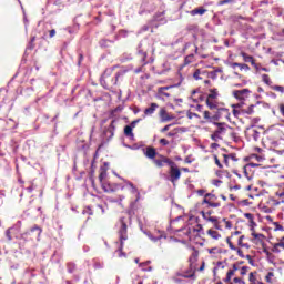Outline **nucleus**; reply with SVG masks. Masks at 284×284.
<instances>
[{
    "label": "nucleus",
    "mask_w": 284,
    "mask_h": 284,
    "mask_svg": "<svg viewBox=\"0 0 284 284\" xmlns=\"http://www.w3.org/2000/svg\"><path fill=\"white\" fill-rule=\"evenodd\" d=\"M67 270L69 274H73V272L77 271V264L75 263H67Z\"/></svg>",
    "instance_id": "obj_35"
},
{
    "label": "nucleus",
    "mask_w": 284,
    "mask_h": 284,
    "mask_svg": "<svg viewBox=\"0 0 284 284\" xmlns=\"http://www.w3.org/2000/svg\"><path fill=\"white\" fill-rule=\"evenodd\" d=\"M251 159H255L257 162L264 161V158L262 155H257V154L251 155Z\"/></svg>",
    "instance_id": "obj_52"
},
{
    "label": "nucleus",
    "mask_w": 284,
    "mask_h": 284,
    "mask_svg": "<svg viewBox=\"0 0 284 284\" xmlns=\"http://www.w3.org/2000/svg\"><path fill=\"white\" fill-rule=\"evenodd\" d=\"M214 124L216 125V129H215V136H221V134L226 133L227 128H226L225 122H216V121H215Z\"/></svg>",
    "instance_id": "obj_18"
},
{
    "label": "nucleus",
    "mask_w": 284,
    "mask_h": 284,
    "mask_svg": "<svg viewBox=\"0 0 284 284\" xmlns=\"http://www.w3.org/2000/svg\"><path fill=\"white\" fill-rule=\"evenodd\" d=\"M221 113L215 112L214 115H212V113L210 111H204L203 112V118L205 120V122L207 123H214V122H219L221 119Z\"/></svg>",
    "instance_id": "obj_12"
},
{
    "label": "nucleus",
    "mask_w": 284,
    "mask_h": 284,
    "mask_svg": "<svg viewBox=\"0 0 284 284\" xmlns=\"http://www.w3.org/2000/svg\"><path fill=\"white\" fill-rule=\"evenodd\" d=\"M193 78H194L195 80H200V79H201V70H196V71L194 72V74H193Z\"/></svg>",
    "instance_id": "obj_56"
},
{
    "label": "nucleus",
    "mask_w": 284,
    "mask_h": 284,
    "mask_svg": "<svg viewBox=\"0 0 284 284\" xmlns=\"http://www.w3.org/2000/svg\"><path fill=\"white\" fill-rule=\"evenodd\" d=\"M205 104L209 110H215L219 114H224L225 116L230 115V111L223 106V103L220 102V91L219 89H209V94L205 98Z\"/></svg>",
    "instance_id": "obj_1"
},
{
    "label": "nucleus",
    "mask_w": 284,
    "mask_h": 284,
    "mask_svg": "<svg viewBox=\"0 0 284 284\" xmlns=\"http://www.w3.org/2000/svg\"><path fill=\"white\" fill-rule=\"evenodd\" d=\"M219 268L224 270V268H225V264H224L223 262H216V266H215L214 270H213L214 275H216V271H217Z\"/></svg>",
    "instance_id": "obj_37"
},
{
    "label": "nucleus",
    "mask_w": 284,
    "mask_h": 284,
    "mask_svg": "<svg viewBox=\"0 0 284 284\" xmlns=\"http://www.w3.org/2000/svg\"><path fill=\"white\" fill-rule=\"evenodd\" d=\"M203 230V227L201 226V225H196V227H189V229H186V233H189V234H192V232L193 233H199V232H201Z\"/></svg>",
    "instance_id": "obj_36"
},
{
    "label": "nucleus",
    "mask_w": 284,
    "mask_h": 284,
    "mask_svg": "<svg viewBox=\"0 0 284 284\" xmlns=\"http://www.w3.org/2000/svg\"><path fill=\"white\" fill-rule=\"evenodd\" d=\"M201 215L203 216L204 221L212 223L216 230H221L220 221L216 216L210 215V213L206 211H201Z\"/></svg>",
    "instance_id": "obj_11"
},
{
    "label": "nucleus",
    "mask_w": 284,
    "mask_h": 284,
    "mask_svg": "<svg viewBox=\"0 0 284 284\" xmlns=\"http://www.w3.org/2000/svg\"><path fill=\"white\" fill-rule=\"evenodd\" d=\"M156 109H159V104L158 103H151V106H148L144 110V118L153 115Z\"/></svg>",
    "instance_id": "obj_20"
},
{
    "label": "nucleus",
    "mask_w": 284,
    "mask_h": 284,
    "mask_svg": "<svg viewBox=\"0 0 284 284\" xmlns=\"http://www.w3.org/2000/svg\"><path fill=\"white\" fill-rule=\"evenodd\" d=\"M233 108H234L233 114L235 116H239L241 113H243L242 110H236V108H241V104H234Z\"/></svg>",
    "instance_id": "obj_43"
},
{
    "label": "nucleus",
    "mask_w": 284,
    "mask_h": 284,
    "mask_svg": "<svg viewBox=\"0 0 284 284\" xmlns=\"http://www.w3.org/2000/svg\"><path fill=\"white\" fill-rule=\"evenodd\" d=\"M129 71L130 68L122 67L120 71L116 72L115 80L114 78H111V74L104 72L101 79V84L105 88V90H111V88L116 85L120 80L122 81L124 79Z\"/></svg>",
    "instance_id": "obj_2"
},
{
    "label": "nucleus",
    "mask_w": 284,
    "mask_h": 284,
    "mask_svg": "<svg viewBox=\"0 0 284 284\" xmlns=\"http://www.w3.org/2000/svg\"><path fill=\"white\" fill-rule=\"evenodd\" d=\"M275 154L278 156H284V150H275Z\"/></svg>",
    "instance_id": "obj_62"
},
{
    "label": "nucleus",
    "mask_w": 284,
    "mask_h": 284,
    "mask_svg": "<svg viewBox=\"0 0 284 284\" xmlns=\"http://www.w3.org/2000/svg\"><path fill=\"white\" fill-rule=\"evenodd\" d=\"M273 277H274V273L268 272V274L265 277V282L268 283V284H273Z\"/></svg>",
    "instance_id": "obj_39"
},
{
    "label": "nucleus",
    "mask_w": 284,
    "mask_h": 284,
    "mask_svg": "<svg viewBox=\"0 0 284 284\" xmlns=\"http://www.w3.org/2000/svg\"><path fill=\"white\" fill-rule=\"evenodd\" d=\"M231 68L234 69V70H235L236 68H239L241 71H250V70H251V68H250L248 64H245V63H236V62L231 63Z\"/></svg>",
    "instance_id": "obj_23"
},
{
    "label": "nucleus",
    "mask_w": 284,
    "mask_h": 284,
    "mask_svg": "<svg viewBox=\"0 0 284 284\" xmlns=\"http://www.w3.org/2000/svg\"><path fill=\"white\" fill-rule=\"evenodd\" d=\"M256 274H257L256 272H251V273L248 274V282H250V283L256 282V277H255Z\"/></svg>",
    "instance_id": "obj_44"
},
{
    "label": "nucleus",
    "mask_w": 284,
    "mask_h": 284,
    "mask_svg": "<svg viewBox=\"0 0 284 284\" xmlns=\"http://www.w3.org/2000/svg\"><path fill=\"white\" fill-rule=\"evenodd\" d=\"M251 93V90L250 89H242V90H234L233 91V95L235 99L237 100H241V101H244L248 98Z\"/></svg>",
    "instance_id": "obj_14"
},
{
    "label": "nucleus",
    "mask_w": 284,
    "mask_h": 284,
    "mask_svg": "<svg viewBox=\"0 0 284 284\" xmlns=\"http://www.w3.org/2000/svg\"><path fill=\"white\" fill-rule=\"evenodd\" d=\"M211 139L213 141H219L221 139V135H215V132L211 135Z\"/></svg>",
    "instance_id": "obj_61"
},
{
    "label": "nucleus",
    "mask_w": 284,
    "mask_h": 284,
    "mask_svg": "<svg viewBox=\"0 0 284 284\" xmlns=\"http://www.w3.org/2000/svg\"><path fill=\"white\" fill-rule=\"evenodd\" d=\"M244 216L248 219L250 223L255 225L253 213H245Z\"/></svg>",
    "instance_id": "obj_47"
},
{
    "label": "nucleus",
    "mask_w": 284,
    "mask_h": 284,
    "mask_svg": "<svg viewBox=\"0 0 284 284\" xmlns=\"http://www.w3.org/2000/svg\"><path fill=\"white\" fill-rule=\"evenodd\" d=\"M171 161L172 159L162 154H158V159H154L153 163L156 165V168H163L165 164L170 165Z\"/></svg>",
    "instance_id": "obj_13"
},
{
    "label": "nucleus",
    "mask_w": 284,
    "mask_h": 284,
    "mask_svg": "<svg viewBox=\"0 0 284 284\" xmlns=\"http://www.w3.org/2000/svg\"><path fill=\"white\" fill-rule=\"evenodd\" d=\"M235 0H222L217 2L219 7L227 6V3H234Z\"/></svg>",
    "instance_id": "obj_46"
},
{
    "label": "nucleus",
    "mask_w": 284,
    "mask_h": 284,
    "mask_svg": "<svg viewBox=\"0 0 284 284\" xmlns=\"http://www.w3.org/2000/svg\"><path fill=\"white\" fill-rule=\"evenodd\" d=\"M244 240H245V235H240L237 239V246L240 248H250L251 247L250 244L245 243Z\"/></svg>",
    "instance_id": "obj_30"
},
{
    "label": "nucleus",
    "mask_w": 284,
    "mask_h": 284,
    "mask_svg": "<svg viewBox=\"0 0 284 284\" xmlns=\"http://www.w3.org/2000/svg\"><path fill=\"white\" fill-rule=\"evenodd\" d=\"M124 135L126 138H134L132 126H130V125L124 126Z\"/></svg>",
    "instance_id": "obj_33"
},
{
    "label": "nucleus",
    "mask_w": 284,
    "mask_h": 284,
    "mask_svg": "<svg viewBox=\"0 0 284 284\" xmlns=\"http://www.w3.org/2000/svg\"><path fill=\"white\" fill-rule=\"evenodd\" d=\"M251 236L253 237L251 241L255 245L264 246L266 236L262 233H256L254 227H252Z\"/></svg>",
    "instance_id": "obj_10"
},
{
    "label": "nucleus",
    "mask_w": 284,
    "mask_h": 284,
    "mask_svg": "<svg viewBox=\"0 0 284 284\" xmlns=\"http://www.w3.org/2000/svg\"><path fill=\"white\" fill-rule=\"evenodd\" d=\"M159 114L163 122H169V121H172V119H174L173 116L169 115L166 109H161Z\"/></svg>",
    "instance_id": "obj_28"
},
{
    "label": "nucleus",
    "mask_w": 284,
    "mask_h": 284,
    "mask_svg": "<svg viewBox=\"0 0 284 284\" xmlns=\"http://www.w3.org/2000/svg\"><path fill=\"white\" fill-rule=\"evenodd\" d=\"M108 176V170L104 166H101L100 174H99V182L101 183L105 193H112L116 191H124L125 186L119 184H109L108 182H103L104 179Z\"/></svg>",
    "instance_id": "obj_4"
},
{
    "label": "nucleus",
    "mask_w": 284,
    "mask_h": 284,
    "mask_svg": "<svg viewBox=\"0 0 284 284\" xmlns=\"http://www.w3.org/2000/svg\"><path fill=\"white\" fill-rule=\"evenodd\" d=\"M109 131H110L111 134H114V132H115V120L111 121V124L109 126Z\"/></svg>",
    "instance_id": "obj_48"
},
{
    "label": "nucleus",
    "mask_w": 284,
    "mask_h": 284,
    "mask_svg": "<svg viewBox=\"0 0 284 284\" xmlns=\"http://www.w3.org/2000/svg\"><path fill=\"white\" fill-rule=\"evenodd\" d=\"M254 108H255V105L251 104V105L247 106V109H243L242 113L247 114V115H252V114H254Z\"/></svg>",
    "instance_id": "obj_34"
},
{
    "label": "nucleus",
    "mask_w": 284,
    "mask_h": 284,
    "mask_svg": "<svg viewBox=\"0 0 284 284\" xmlns=\"http://www.w3.org/2000/svg\"><path fill=\"white\" fill-rule=\"evenodd\" d=\"M37 231L39 232L38 236L40 237L41 234L43 233V229L38 226V225H34V226L31 227V232H37Z\"/></svg>",
    "instance_id": "obj_40"
},
{
    "label": "nucleus",
    "mask_w": 284,
    "mask_h": 284,
    "mask_svg": "<svg viewBox=\"0 0 284 284\" xmlns=\"http://www.w3.org/2000/svg\"><path fill=\"white\" fill-rule=\"evenodd\" d=\"M159 144L162 146H168L171 144V142L168 139H160Z\"/></svg>",
    "instance_id": "obj_45"
},
{
    "label": "nucleus",
    "mask_w": 284,
    "mask_h": 284,
    "mask_svg": "<svg viewBox=\"0 0 284 284\" xmlns=\"http://www.w3.org/2000/svg\"><path fill=\"white\" fill-rule=\"evenodd\" d=\"M262 82L264 84L268 85L270 88L273 87V81H272L270 74H266V73L262 74Z\"/></svg>",
    "instance_id": "obj_31"
},
{
    "label": "nucleus",
    "mask_w": 284,
    "mask_h": 284,
    "mask_svg": "<svg viewBox=\"0 0 284 284\" xmlns=\"http://www.w3.org/2000/svg\"><path fill=\"white\" fill-rule=\"evenodd\" d=\"M244 62L251 63L252 65L255 64V59L252 55H247V52L242 51L240 54Z\"/></svg>",
    "instance_id": "obj_26"
},
{
    "label": "nucleus",
    "mask_w": 284,
    "mask_h": 284,
    "mask_svg": "<svg viewBox=\"0 0 284 284\" xmlns=\"http://www.w3.org/2000/svg\"><path fill=\"white\" fill-rule=\"evenodd\" d=\"M274 231L284 232V226L280 224V222H273Z\"/></svg>",
    "instance_id": "obj_42"
},
{
    "label": "nucleus",
    "mask_w": 284,
    "mask_h": 284,
    "mask_svg": "<svg viewBox=\"0 0 284 284\" xmlns=\"http://www.w3.org/2000/svg\"><path fill=\"white\" fill-rule=\"evenodd\" d=\"M202 205H207L209 207H220L221 202L217 201L216 195H214L212 193H207L203 197Z\"/></svg>",
    "instance_id": "obj_7"
},
{
    "label": "nucleus",
    "mask_w": 284,
    "mask_h": 284,
    "mask_svg": "<svg viewBox=\"0 0 284 284\" xmlns=\"http://www.w3.org/2000/svg\"><path fill=\"white\" fill-rule=\"evenodd\" d=\"M6 236L8 241H12L11 229H7Z\"/></svg>",
    "instance_id": "obj_57"
},
{
    "label": "nucleus",
    "mask_w": 284,
    "mask_h": 284,
    "mask_svg": "<svg viewBox=\"0 0 284 284\" xmlns=\"http://www.w3.org/2000/svg\"><path fill=\"white\" fill-rule=\"evenodd\" d=\"M83 60H84L83 53L80 52V53H79V57H78V65H81L82 62H83Z\"/></svg>",
    "instance_id": "obj_55"
},
{
    "label": "nucleus",
    "mask_w": 284,
    "mask_h": 284,
    "mask_svg": "<svg viewBox=\"0 0 284 284\" xmlns=\"http://www.w3.org/2000/svg\"><path fill=\"white\" fill-rule=\"evenodd\" d=\"M221 160H223L222 154L220 156L216 154L213 155V161L219 170H223L225 164L224 162H221Z\"/></svg>",
    "instance_id": "obj_24"
},
{
    "label": "nucleus",
    "mask_w": 284,
    "mask_h": 284,
    "mask_svg": "<svg viewBox=\"0 0 284 284\" xmlns=\"http://www.w3.org/2000/svg\"><path fill=\"white\" fill-rule=\"evenodd\" d=\"M240 235H241V232L240 231H235L234 233L231 234V236L226 237V243L229 245V248L233 250V252H236V254L240 256V258H245L243 250H241L240 247L235 246V244L232 241V239H234L235 236H240Z\"/></svg>",
    "instance_id": "obj_5"
},
{
    "label": "nucleus",
    "mask_w": 284,
    "mask_h": 284,
    "mask_svg": "<svg viewBox=\"0 0 284 284\" xmlns=\"http://www.w3.org/2000/svg\"><path fill=\"white\" fill-rule=\"evenodd\" d=\"M169 165H170V171H169L170 182L172 184H175L181 179V170L179 169L178 164L173 162V160H171V163Z\"/></svg>",
    "instance_id": "obj_6"
},
{
    "label": "nucleus",
    "mask_w": 284,
    "mask_h": 284,
    "mask_svg": "<svg viewBox=\"0 0 284 284\" xmlns=\"http://www.w3.org/2000/svg\"><path fill=\"white\" fill-rule=\"evenodd\" d=\"M206 12H207V9H204V7H199V8L194 9V10H191L190 14L192 17L204 16Z\"/></svg>",
    "instance_id": "obj_25"
},
{
    "label": "nucleus",
    "mask_w": 284,
    "mask_h": 284,
    "mask_svg": "<svg viewBox=\"0 0 284 284\" xmlns=\"http://www.w3.org/2000/svg\"><path fill=\"white\" fill-rule=\"evenodd\" d=\"M133 214V211H129L130 217H120L119 220V229H118V235L120 241V247L118 251L122 254V250L124 246V241L128 240V224L131 222V215Z\"/></svg>",
    "instance_id": "obj_3"
},
{
    "label": "nucleus",
    "mask_w": 284,
    "mask_h": 284,
    "mask_svg": "<svg viewBox=\"0 0 284 284\" xmlns=\"http://www.w3.org/2000/svg\"><path fill=\"white\" fill-rule=\"evenodd\" d=\"M253 67L256 71H260L262 69L261 64L256 63V60H254Z\"/></svg>",
    "instance_id": "obj_60"
},
{
    "label": "nucleus",
    "mask_w": 284,
    "mask_h": 284,
    "mask_svg": "<svg viewBox=\"0 0 284 284\" xmlns=\"http://www.w3.org/2000/svg\"><path fill=\"white\" fill-rule=\"evenodd\" d=\"M207 95H204L203 93H201V91L197 90H193L191 93V99L194 102H202V101H206Z\"/></svg>",
    "instance_id": "obj_17"
},
{
    "label": "nucleus",
    "mask_w": 284,
    "mask_h": 284,
    "mask_svg": "<svg viewBox=\"0 0 284 284\" xmlns=\"http://www.w3.org/2000/svg\"><path fill=\"white\" fill-rule=\"evenodd\" d=\"M273 206H278L284 203V184L275 191V196L270 200Z\"/></svg>",
    "instance_id": "obj_8"
},
{
    "label": "nucleus",
    "mask_w": 284,
    "mask_h": 284,
    "mask_svg": "<svg viewBox=\"0 0 284 284\" xmlns=\"http://www.w3.org/2000/svg\"><path fill=\"white\" fill-rule=\"evenodd\" d=\"M144 155L146 156V159L152 160L154 162V160H156V155H159L158 151L153 146H148L144 151Z\"/></svg>",
    "instance_id": "obj_16"
},
{
    "label": "nucleus",
    "mask_w": 284,
    "mask_h": 284,
    "mask_svg": "<svg viewBox=\"0 0 284 284\" xmlns=\"http://www.w3.org/2000/svg\"><path fill=\"white\" fill-rule=\"evenodd\" d=\"M93 168H94V164H91V178H90V180H91V185H92L93 187H95L97 185H95V181H94V179H93V175H94V173H95V170H93Z\"/></svg>",
    "instance_id": "obj_41"
},
{
    "label": "nucleus",
    "mask_w": 284,
    "mask_h": 284,
    "mask_svg": "<svg viewBox=\"0 0 284 284\" xmlns=\"http://www.w3.org/2000/svg\"><path fill=\"white\" fill-rule=\"evenodd\" d=\"M281 248L284 250V236H282V239H281L280 242H277V243L274 244V246H273V248H272V252H273V253H281V252H282Z\"/></svg>",
    "instance_id": "obj_22"
},
{
    "label": "nucleus",
    "mask_w": 284,
    "mask_h": 284,
    "mask_svg": "<svg viewBox=\"0 0 284 284\" xmlns=\"http://www.w3.org/2000/svg\"><path fill=\"white\" fill-rule=\"evenodd\" d=\"M138 54L140 57L141 62L143 63V65L148 64V62H146V60H148V52L142 49V44L141 43L139 44V48H138Z\"/></svg>",
    "instance_id": "obj_19"
},
{
    "label": "nucleus",
    "mask_w": 284,
    "mask_h": 284,
    "mask_svg": "<svg viewBox=\"0 0 284 284\" xmlns=\"http://www.w3.org/2000/svg\"><path fill=\"white\" fill-rule=\"evenodd\" d=\"M200 252L196 250H193L192 254L190 255V264H194L195 262H197Z\"/></svg>",
    "instance_id": "obj_32"
},
{
    "label": "nucleus",
    "mask_w": 284,
    "mask_h": 284,
    "mask_svg": "<svg viewBox=\"0 0 284 284\" xmlns=\"http://www.w3.org/2000/svg\"><path fill=\"white\" fill-rule=\"evenodd\" d=\"M171 128H172L171 124L165 125L164 128L161 129V132H162V133H165V132H168Z\"/></svg>",
    "instance_id": "obj_58"
},
{
    "label": "nucleus",
    "mask_w": 284,
    "mask_h": 284,
    "mask_svg": "<svg viewBox=\"0 0 284 284\" xmlns=\"http://www.w3.org/2000/svg\"><path fill=\"white\" fill-rule=\"evenodd\" d=\"M207 236L214 241H217L221 239V233H219L217 231H214V229H209V231L206 232Z\"/></svg>",
    "instance_id": "obj_27"
},
{
    "label": "nucleus",
    "mask_w": 284,
    "mask_h": 284,
    "mask_svg": "<svg viewBox=\"0 0 284 284\" xmlns=\"http://www.w3.org/2000/svg\"><path fill=\"white\" fill-rule=\"evenodd\" d=\"M189 119H193V118H197L201 119V116L199 115V113H194V112H189L187 113Z\"/></svg>",
    "instance_id": "obj_54"
},
{
    "label": "nucleus",
    "mask_w": 284,
    "mask_h": 284,
    "mask_svg": "<svg viewBox=\"0 0 284 284\" xmlns=\"http://www.w3.org/2000/svg\"><path fill=\"white\" fill-rule=\"evenodd\" d=\"M222 162L226 168H233V165L240 161L237 154L235 152H231L230 154H222Z\"/></svg>",
    "instance_id": "obj_9"
},
{
    "label": "nucleus",
    "mask_w": 284,
    "mask_h": 284,
    "mask_svg": "<svg viewBox=\"0 0 284 284\" xmlns=\"http://www.w3.org/2000/svg\"><path fill=\"white\" fill-rule=\"evenodd\" d=\"M271 90H273L275 92L284 93V87H282V85H272Z\"/></svg>",
    "instance_id": "obj_38"
},
{
    "label": "nucleus",
    "mask_w": 284,
    "mask_h": 284,
    "mask_svg": "<svg viewBox=\"0 0 284 284\" xmlns=\"http://www.w3.org/2000/svg\"><path fill=\"white\" fill-rule=\"evenodd\" d=\"M258 164L255 163H248L246 165L243 166V174L245 178H247L248 180L254 178V172H253V168H256Z\"/></svg>",
    "instance_id": "obj_15"
},
{
    "label": "nucleus",
    "mask_w": 284,
    "mask_h": 284,
    "mask_svg": "<svg viewBox=\"0 0 284 284\" xmlns=\"http://www.w3.org/2000/svg\"><path fill=\"white\" fill-rule=\"evenodd\" d=\"M232 277L226 273V277L223 280L224 283H231Z\"/></svg>",
    "instance_id": "obj_63"
},
{
    "label": "nucleus",
    "mask_w": 284,
    "mask_h": 284,
    "mask_svg": "<svg viewBox=\"0 0 284 284\" xmlns=\"http://www.w3.org/2000/svg\"><path fill=\"white\" fill-rule=\"evenodd\" d=\"M140 122H141V119L133 120V121L131 122V124H130L131 130H134L135 126H136V124L140 123Z\"/></svg>",
    "instance_id": "obj_53"
},
{
    "label": "nucleus",
    "mask_w": 284,
    "mask_h": 284,
    "mask_svg": "<svg viewBox=\"0 0 284 284\" xmlns=\"http://www.w3.org/2000/svg\"><path fill=\"white\" fill-rule=\"evenodd\" d=\"M280 112L284 116V103L280 104Z\"/></svg>",
    "instance_id": "obj_64"
},
{
    "label": "nucleus",
    "mask_w": 284,
    "mask_h": 284,
    "mask_svg": "<svg viewBox=\"0 0 284 284\" xmlns=\"http://www.w3.org/2000/svg\"><path fill=\"white\" fill-rule=\"evenodd\" d=\"M246 134L254 141H257L261 138V132L256 131V129H248Z\"/></svg>",
    "instance_id": "obj_29"
},
{
    "label": "nucleus",
    "mask_w": 284,
    "mask_h": 284,
    "mask_svg": "<svg viewBox=\"0 0 284 284\" xmlns=\"http://www.w3.org/2000/svg\"><path fill=\"white\" fill-rule=\"evenodd\" d=\"M250 271V266H242L241 268V275L245 276L247 275V272Z\"/></svg>",
    "instance_id": "obj_51"
},
{
    "label": "nucleus",
    "mask_w": 284,
    "mask_h": 284,
    "mask_svg": "<svg viewBox=\"0 0 284 284\" xmlns=\"http://www.w3.org/2000/svg\"><path fill=\"white\" fill-rule=\"evenodd\" d=\"M175 85H169V87H161L158 89V93L160 95H164V98H171L170 93H166V91L172 90Z\"/></svg>",
    "instance_id": "obj_21"
},
{
    "label": "nucleus",
    "mask_w": 284,
    "mask_h": 284,
    "mask_svg": "<svg viewBox=\"0 0 284 284\" xmlns=\"http://www.w3.org/2000/svg\"><path fill=\"white\" fill-rule=\"evenodd\" d=\"M193 60H194V55L190 54V55L185 57L184 63L185 64H190Z\"/></svg>",
    "instance_id": "obj_50"
},
{
    "label": "nucleus",
    "mask_w": 284,
    "mask_h": 284,
    "mask_svg": "<svg viewBox=\"0 0 284 284\" xmlns=\"http://www.w3.org/2000/svg\"><path fill=\"white\" fill-rule=\"evenodd\" d=\"M223 222H224L225 229L231 230L233 227L232 221L224 219Z\"/></svg>",
    "instance_id": "obj_49"
},
{
    "label": "nucleus",
    "mask_w": 284,
    "mask_h": 284,
    "mask_svg": "<svg viewBox=\"0 0 284 284\" xmlns=\"http://www.w3.org/2000/svg\"><path fill=\"white\" fill-rule=\"evenodd\" d=\"M246 260L251 265H254V258L251 255H246Z\"/></svg>",
    "instance_id": "obj_59"
}]
</instances>
